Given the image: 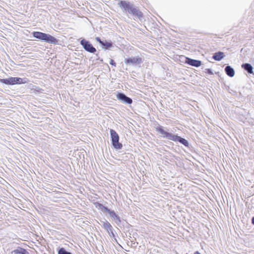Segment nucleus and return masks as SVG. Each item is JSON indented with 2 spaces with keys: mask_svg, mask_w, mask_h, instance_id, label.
<instances>
[{
  "mask_svg": "<svg viewBox=\"0 0 254 254\" xmlns=\"http://www.w3.org/2000/svg\"><path fill=\"white\" fill-rule=\"evenodd\" d=\"M118 5L128 18L134 20H141L143 18V13L140 10L139 7L128 0H119Z\"/></svg>",
  "mask_w": 254,
  "mask_h": 254,
  "instance_id": "f257e3e1",
  "label": "nucleus"
},
{
  "mask_svg": "<svg viewBox=\"0 0 254 254\" xmlns=\"http://www.w3.org/2000/svg\"><path fill=\"white\" fill-rule=\"evenodd\" d=\"M155 129L156 131L160 134L161 136L164 138L176 142H179L188 148L191 147V145L190 144L188 140L178 135V134H173L171 132L169 131V129L167 127H165L158 125L155 127Z\"/></svg>",
  "mask_w": 254,
  "mask_h": 254,
  "instance_id": "f03ea898",
  "label": "nucleus"
},
{
  "mask_svg": "<svg viewBox=\"0 0 254 254\" xmlns=\"http://www.w3.org/2000/svg\"><path fill=\"white\" fill-rule=\"evenodd\" d=\"M32 35L34 38L41 42L54 45L59 44L60 40L49 34L40 31H33Z\"/></svg>",
  "mask_w": 254,
  "mask_h": 254,
  "instance_id": "7ed1b4c3",
  "label": "nucleus"
},
{
  "mask_svg": "<svg viewBox=\"0 0 254 254\" xmlns=\"http://www.w3.org/2000/svg\"><path fill=\"white\" fill-rule=\"evenodd\" d=\"M29 81V79L26 77H9L7 78H0V83L7 85L25 84Z\"/></svg>",
  "mask_w": 254,
  "mask_h": 254,
  "instance_id": "20e7f679",
  "label": "nucleus"
},
{
  "mask_svg": "<svg viewBox=\"0 0 254 254\" xmlns=\"http://www.w3.org/2000/svg\"><path fill=\"white\" fill-rule=\"evenodd\" d=\"M96 207H98L99 209H101L104 212H107L109 215L112 219L117 224V222H121V217L116 212L109 209L108 207L104 206L103 204L96 202L95 204Z\"/></svg>",
  "mask_w": 254,
  "mask_h": 254,
  "instance_id": "39448f33",
  "label": "nucleus"
},
{
  "mask_svg": "<svg viewBox=\"0 0 254 254\" xmlns=\"http://www.w3.org/2000/svg\"><path fill=\"white\" fill-rule=\"evenodd\" d=\"M111 144L116 150H121L123 144L119 142L120 137L118 133L113 129H110Z\"/></svg>",
  "mask_w": 254,
  "mask_h": 254,
  "instance_id": "423d86ee",
  "label": "nucleus"
},
{
  "mask_svg": "<svg viewBox=\"0 0 254 254\" xmlns=\"http://www.w3.org/2000/svg\"><path fill=\"white\" fill-rule=\"evenodd\" d=\"M124 63L127 65L132 66L139 65L140 66V65L143 63V59L138 56L127 57L125 59Z\"/></svg>",
  "mask_w": 254,
  "mask_h": 254,
  "instance_id": "0eeeda50",
  "label": "nucleus"
},
{
  "mask_svg": "<svg viewBox=\"0 0 254 254\" xmlns=\"http://www.w3.org/2000/svg\"><path fill=\"white\" fill-rule=\"evenodd\" d=\"M79 43L85 51L91 54H95L96 53V49L93 46L89 41L85 39V38H81Z\"/></svg>",
  "mask_w": 254,
  "mask_h": 254,
  "instance_id": "6e6552de",
  "label": "nucleus"
},
{
  "mask_svg": "<svg viewBox=\"0 0 254 254\" xmlns=\"http://www.w3.org/2000/svg\"><path fill=\"white\" fill-rule=\"evenodd\" d=\"M103 224V228L107 231L109 236L113 238L115 241L118 243L116 236L114 233V229L111 224L106 219L104 221L100 220Z\"/></svg>",
  "mask_w": 254,
  "mask_h": 254,
  "instance_id": "1a4fd4ad",
  "label": "nucleus"
},
{
  "mask_svg": "<svg viewBox=\"0 0 254 254\" xmlns=\"http://www.w3.org/2000/svg\"><path fill=\"white\" fill-rule=\"evenodd\" d=\"M95 40L105 51L109 50L114 47V43L111 40H102L99 37H96Z\"/></svg>",
  "mask_w": 254,
  "mask_h": 254,
  "instance_id": "9d476101",
  "label": "nucleus"
},
{
  "mask_svg": "<svg viewBox=\"0 0 254 254\" xmlns=\"http://www.w3.org/2000/svg\"><path fill=\"white\" fill-rule=\"evenodd\" d=\"M182 62L192 66L198 67L201 65V61L198 60L192 59L190 58L182 56L181 57Z\"/></svg>",
  "mask_w": 254,
  "mask_h": 254,
  "instance_id": "9b49d317",
  "label": "nucleus"
},
{
  "mask_svg": "<svg viewBox=\"0 0 254 254\" xmlns=\"http://www.w3.org/2000/svg\"><path fill=\"white\" fill-rule=\"evenodd\" d=\"M116 97L118 100L124 104L130 105L132 103V99L123 92H118Z\"/></svg>",
  "mask_w": 254,
  "mask_h": 254,
  "instance_id": "f8f14e48",
  "label": "nucleus"
},
{
  "mask_svg": "<svg viewBox=\"0 0 254 254\" xmlns=\"http://www.w3.org/2000/svg\"><path fill=\"white\" fill-rule=\"evenodd\" d=\"M205 72L209 75H213L214 73L217 74L218 75V77L220 78L219 81L221 82H222L221 81L222 78L221 77V74L220 73V72L219 70H216L215 67H214V69H212L211 68H206L205 69Z\"/></svg>",
  "mask_w": 254,
  "mask_h": 254,
  "instance_id": "ddd939ff",
  "label": "nucleus"
},
{
  "mask_svg": "<svg viewBox=\"0 0 254 254\" xmlns=\"http://www.w3.org/2000/svg\"><path fill=\"white\" fill-rule=\"evenodd\" d=\"M12 254H29V252L25 249L18 247L16 249L11 252Z\"/></svg>",
  "mask_w": 254,
  "mask_h": 254,
  "instance_id": "4468645a",
  "label": "nucleus"
},
{
  "mask_svg": "<svg viewBox=\"0 0 254 254\" xmlns=\"http://www.w3.org/2000/svg\"><path fill=\"white\" fill-rule=\"evenodd\" d=\"M226 74L230 77H233L235 75V70L230 66H227L225 68Z\"/></svg>",
  "mask_w": 254,
  "mask_h": 254,
  "instance_id": "2eb2a0df",
  "label": "nucleus"
},
{
  "mask_svg": "<svg viewBox=\"0 0 254 254\" xmlns=\"http://www.w3.org/2000/svg\"><path fill=\"white\" fill-rule=\"evenodd\" d=\"M212 59L216 61H220L222 60V52L219 51L214 53L212 56Z\"/></svg>",
  "mask_w": 254,
  "mask_h": 254,
  "instance_id": "dca6fc26",
  "label": "nucleus"
},
{
  "mask_svg": "<svg viewBox=\"0 0 254 254\" xmlns=\"http://www.w3.org/2000/svg\"><path fill=\"white\" fill-rule=\"evenodd\" d=\"M116 224L120 227L124 226L126 227L127 228H128L130 226V225H129L127 221L124 219H122V218H121V222L120 223L119 222H117Z\"/></svg>",
  "mask_w": 254,
  "mask_h": 254,
  "instance_id": "f3484780",
  "label": "nucleus"
},
{
  "mask_svg": "<svg viewBox=\"0 0 254 254\" xmlns=\"http://www.w3.org/2000/svg\"><path fill=\"white\" fill-rule=\"evenodd\" d=\"M57 251L58 254H73L72 253L66 251L64 247H59Z\"/></svg>",
  "mask_w": 254,
  "mask_h": 254,
  "instance_id": "a211bd4d",
  "label": "nucleus"
},
{
  "mask_svg": "<svg viewBox=\"0 0 254 254\" xmlns=\"http://www.w3.org/2000/svg\"><path fill=\"white\" fill-rule=\"evenodd\" d=\"M242 67L245 68L249 73H253V67L249 64H245L242 65Z\"/></svg>",
  "mask_w": 254,
  "mask_h": 254,
  "instance_id": "6ab92c4d",
  "label": "nucleus"
},
{
  "mask_svg": "<svg viewBox=\"0 0 254 254\" xmlns=\"http://www.w3.org/2000/svg\"><path fill=\"white\" fill-rule=\"evenodd\" d=\"M138 244V242L132 240L130 241V242H128L127 244L128 246H130L132 248H136Z\"/></svg>",
  "mask_w": 254,
  "mask_h": 254,
  "instance_id": "aec40b11",
  "label": "nucleus"
},
{
  "mask_svg": "<svg viewBox=\"0 0 254 254\" xmlns=\"http://www.w3.org/2000/svg\"><path fill=\"white\" fill-rule=\"evenodd\" d=\"M109 64H110L111 65H112V66H114V67H116V65H117V64H116V62H115V61H114V60H113V59H111V60H110Z\"/></svg>",
  "mask_w": 254,
  "mask_h": 254,
  "instance_id": "412c9836",
  "label": "nucleus"
},
{
  "mask_svg": "<svg viewBox=\"0 0 254 254\" xmlns=\"http://www.w3.org/2000/svg\"><path fill=\"white\" fill-rule=\"evenodd\" d=\"M96 54V57H97V59L96 60H99L100 61L101 63H103V60L102 59H100V57H99V52H98L97 53H95Z\"/></svg>",
  "mask_w": 254,
  "mask_h": 254,
  "instance_id": "4be33fe9",
  "label": "nucleus"
},
{
  "mask_svg": "<svg viewBox=\"0 0 254 254\" xmlns=\"http://www.w3.org/2000/svg\"><path fill=\"white\" fill-rule=\"evenodd\" d=\"M37 89H38V90H36V91L38 92L39 93H41L40 90H41V89L39 87H37Z\"/></svg>",
  "mask_w": 254,
  "mask_h": 254,
  "instance_id": "5701e85b",
  "label": "nucleus"
},
{
  "mask_svg": "<svg viewBox=\"0 0 254 254\" xmlns=\"http://www.w3.org/2000/svg\"><path fill=\"white\" fill-rule=\"evenodd\" d=\"M193 254H201L198 251H195Z\"/></svg>",
  "mask_w": 254,
  "mask_h": 254,
  "instance_id": "b1692460",
  "label": "nucleus"
},
{
  "mask_svg": "<svg viewBox=\"0 0 254 254\" xmlns=\"http://www.w3.org/2000/svg\"><path fill=\"white\" fill-rule=\"evenodd\" d=\"M252 223H253V224H254V217H253L252 220Z\"/></svg>",
  "mask_w": 254,
  "mask_h": 254,
  "instance_id": "393cba45",
  "label": "nucleus"
},
{
  "mask_svg": "<svg viewBox=\"0 0 254 254\" xmlns=\"http://www.w3.org/2000/svg\"><path fill=\"white\" fill-rule=\"evenodd\" d=\"M217 65V68H219V66L222 67V65Z\"/></svg>",
  "mask_w": 254,
  "mask_h": 254,
  "instance_id": "a878e982",
  "label": "nucleus"
},
{
  "mask_svg": "<svg viewBox=\"0 0 254 254\" xmlns=\"http://www.w3.org/2000/svg\"><path fill=\"white\" fill-rule=\"evenodd\" d=\"M131 238V237L130 236H129L128 239L130 240Z\"/></svg>",
  "mask_w": 254,
  "mask_h": 254,
  "instance_id": "bb28decb",
  "label": "nucleus"
}]
</instances>
